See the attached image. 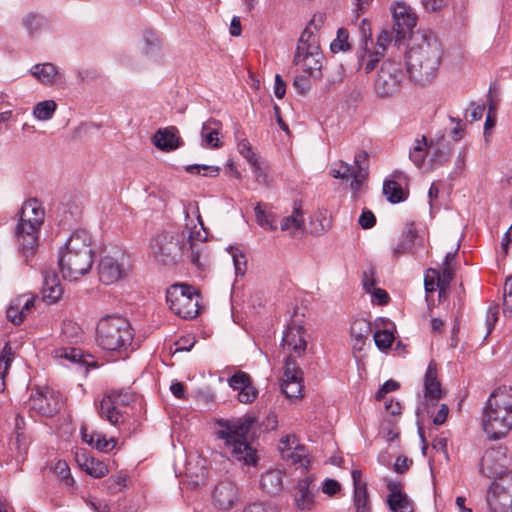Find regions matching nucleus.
<instances>
[{
  "label": "nucleus",
  "mask_w": 512,
  "mask_h": 512,
  "mask_svg": "<svg viewBox=\"0 0 512 512\" xmlns=\"http://www.w3.org/2000/svg\"><path fill=\"white\" fill-rule=\"evenodd\" d=\"M442 58L441 43L433 33L425 32L416 37L405 55L409 79L420 86L433 82L438 75Z\"/></svg>",
  "instance_id": "nucleus-1"
},
{
  "label": "nucleus",
  "mask_w": 512,
  "mask_h": 512,
  "mask_svg": "<svg viewBox=\"0 0 512 512\" xmlns=\"http://www.w3.org/2000/svg\"><path fill=\"white\" fill-rule=\"evenodd\" d=\"M91 237L84 229L74 231L59 253L58 265L64 279L76 281L92 268Z\"/></svg>",
  "instance_id": "nucleus-2"
},
{
  "label": "nucleus",
  "mask_w": 512,
  "mask_h": 512,
  "mask_svg": "<svg viewBox=\"0 0 512 512\" xmlns=\"http://www.w3.org/2000/svg\"><path fill=\"white\" fill-rule=\"evenodd\" d=\"M481 425L489 439L504 438L512 429V388L498 387L488 397Z\"/></svg>",
  "instance_id": "nucleus-3"
},
{
  "label": "nucleus",
  "mask_w": 512,
  "mask_h": 512,
  "mask_svg": "<svg viewBox=\"0 0 512 512\" xmlns=\"http://www.w3.org/2000/svg\"><path fill=\"white\" fill-rule=\"evenodd\" d=\"M254 423L251 417L235 420H218L216 435L224 441L225 447L232 456L245 465H256L258 457L256 449L248 441V433Z\"/></svg>",
  "instance_id": "nucleus-4"
},
{
  "label": "nucleus",
  "mask_w": 512,
  "mask_h": 512,
  "mask_svg": "<svg viewBox=\"0 0 512 512\" xmlns=\"http://www.w3.org/2000/svg\"><path fill=\"white\" fill-rule=\"evenodd\" d=\"M44 216V208L37 198H30L22 205L15 237L20 252L26 258L32 256L38 247V234Z\"/></svg>",
  "instance_id": "nucleus-5"
},
{
  "label": "nucleus",
  "mask_w": 512,
  "mask_h": 512,
  "mask_svg": "<svg viewBox=\"0 0 512 512\" xmlns=\"http://www.w3.org/2000/svg\"><path fill=\"white\" fill-rule=\"evenodd\" d=\"M133 329L129 321L121 316L106 315L96 327V342L106 351H125L132 344Z\"/></svg>",
  "instance_id": "nucleus-6"
},
{
  "label": "nucleus",
  "mask_w": 512,
  "mask_h": 512,
  "mask_svg": "<svg viewBox=\"0 0 512 512\" xmlns=\"http://www.w3.org/2000/svg\"><path fill=\"white\" fill-rule=\"evenodd\" d=\"M329 174L336 179L351 180L350 187L353 192L368 188L369 155L365 151H359L354 155L353 165L342 160L333 162L329 168Z\"/></svg>",
  "instance_id": "nucleus-7"
},
{
  "label": "nucleus",
  "mask_w": 512,
  "mask_h": 512,
  "mask_svg": "<svg viewBox=\"0 0 512 512\" xmlns=\"http://www.w3.org/2000/svg\"><path fill=\"white\" fill-rule=\"evenodd\" d=\"M316 16L312 19L309 27H307L299 39L294 62L299 65L304 72L313 78L321 77V69L323 64L324 56L320 52L319 47L316 43H309L310 39L313 38L311 32V26L315 23Z\"/></svg>",
  "instance_id": "nucleus-8"
},
{
  "label": "nucleus",
  "mask_w": 512,
  "mask_h": 512,
  "mask_svg": "<svg viewBox=\"0 0 512 512\" xmlns=\"http://www.w3.org/2000/svg\"><path fill=\"white\" fill-rule=\"evenodd\" d=\"M169 308L183 319H192L198 314V295L186 284H174L166 291Z\"/></svg>",
  "instance_id": "nucleus-9"
},
{
  "label": "nucleus",
  "mask_w": 512,
  "mask_h": 512,
  "mask_svg": "<svg viewBox=\"0 0 512 512\" xmlns=\"http://www.w3.org/2000/svg\"><path fill=\"white\" fill-rule=\"evenodd\" d=\"M403 80L404 73L400 62L385 60L374 81L375 93L381 98L391 97L400 91Z\"/></svg>",
  "instance_id": "nucleus-10"
},
{
  "label": "nucleus",
  "mask_w": 512,
  "mask_h": 512,
  "mask_svg": "<svg viewBox=\"0 0 512 512\" xmlns=\"http://www.w3.org/2000/svg\"><path fill=\"white\" fill-rule=\"evenodd\" d=\"M486 501L490 512H512V471L493 481Z\"/></svg>",
  "instance_id": "nucleus-11"
},
{
  "label": "nucleus",
  "mask_w": 512,
  "mask_h": 512,
  "mask_svg": "<svg viewBox=\"0 0 512 512\" xmlns=\"http://www.w3.org/2000/svg\"><path fill=\"white\" fill-rule=\"evenodd\" d=\"M509 462L506 447H492L487 449L482 456L480 472L487 478L500 479L510 472L507 471Z\"/></svg>",
  "instance_id": "nucleus-12"
},
{
  "label": "nucleus",
  "mask_w": 512,
  "mask_h": 512,
  "mask_svg": "<svg viewBox=\"0 0 512 512\" xmlns=\"http://www.w3.org/2000/svg\"><path fill=\"white\" fill-rule=\"evenodd\" d=\"M149 256L161 265H172L180 256L179 244L169 233L160 234L152 240Z\"/></svg>",
  "instance_id": "nucleus-13"
},
{
  "label": "nucleus",
  "mask_w": 512,
  "mask_h": 512,
  "mask_svg": "<svg viewBox=\"0 0 512 512\" xmlns=\"http://www.w3.org/2000/svg\"><path fill=\"white\" fill-rule=\"evenodd\" d=\"M29 408L43 416H53L63 406V398L60 392L50 388L38 389L29 398Z\"/></svg>",
  "instance_id": "nucleus-14"
},
{
  "label": "nucleus",
  "mask_w": 512,
  "mask_h": 512,
  "mask_svg": "<svg viewBox=\"0 0 512 512\" xmlns=\"http://www.w3.org/2000/svg\"><path fill=\"white\" fill-rule=\"evenodd\" d=\"M128 270V257L120 253L117 257L105 255L99 264V279L109 285L120 280Z\"/></svg>",
  "instance_id": "nucleus-15"
},
{
  "label": "nucleus",
  "mask_w": 512,
  "mask_h": 512,
  "mask_svg": "<svg viewBox=\"0 0 512 512\" xmlns=\"http://www.w3.org/2000/svg\"><path fill=\"white\" fill-rule=\"evenodd\" d=\"M295 443L294 437L285 436L280 441V453L283 460L290 461L291 464L299 465V467L307 470L311 464V456L303 445H296L292 447L291 444Z\"/></svg>",
  "instance_id": "nucleus-16"
},
{
  "label": "nucleus",
  "mask_w": 512,
  "mask_h": 512,
  "mask_svg": "<svg viewBox=\"0 0 512 512\" xmlns=\"http://www.w3.org/2000/svg\"><path fill=\"white\" fill-rule=\"evenodd\" d=\"M296 317L295 313L282 337V346L296 355H301L306 350L307 342L304 328Z\"/></svg>",
  "instance_id": "nucleus-17"
},
{
  "label": "nucleus",
  "mask_w": 512,
  "mask_h": 512,
  "mask_svg": "<svg viewBox=\"0 0 512 512\" xmlns=\"http://www.w3.org/2000/svg\"><path fill=\"white\" fill-rule=\"evenodd\" d=\"M35 299V295L30 293L15 297L6 310L7 319L14 325L23 323L27 315L33 310Z\"/></svg>",
  "instance_id": "nucleus-18"
},
{
  "label": "nucleus",
  "mask_w": 512,
  "mask_h": 512,
  "mask_svg": "<svg viewBox=\"0 0 512 512\" xmlns=\"http://www.w3.org/2000/svg\"><path fill=\"white\" fill-rule=\"evenodd\" d=\"M391 12L398 35L405 36L415 27L417 17L412 8L405 2H395L391 6Z\"/></svg>",
  "instance_id": "nucleus-19"
},
{
  "label": "nucleus",
  "mask_w": 512,
  "mask_h": 512,
  "mask_svg": "<svg viewBox=\"0 0 512 512\" xmlns=\"http://www.w3.org/2000/svg\"><path fill=\"white\" fill-rule=\"evenodd\" d=\"M439 152V143L429 142L425 136H421L415 139L409 157L415 166L420 168L429 155L431 156V161H437L440 157Z\"/></svg>",
  "instance_id": "nucleus-20"
},
{
  "label": "nucleus",
  "mask_w": 512,
  "mask_h": 512,
  "mask_svg": "<svg viewBox=\"0 0 512 512\" xmlns=\"http://www.w3.org/2000/svg\"><path fill=\"white\" fill-rule=\"evenodd\" d=\"M212 499L219 509L229 510L238 501V489L230 480L220 481L213 490Z\"/></svg>",
  "instance_id": "nucleus-21"
},
{
  "label": "nucleus",
  "mask_w": 512,
  "mask_h": 512,
  "mask_svg": "<svg viewBox=\"0 0 512 512\" xmlns=\"http://www.w3.org/2000/svg\"><path fill=\"white\" fill-rule=\"evenodd\" d=\"M312 475L300 479L295 487L294 504L300 510H311L315 504L317 489Z\"/></svg>",
  "instance_id": "nucleus-22"
},
{
  "label": "nucleus",
  "mask_w": 512,
  "mask_h": 512,
  "mask_svg": "<svg viewBox=\"0 0 512 512\" xmlns=\"http://www.w3.org/2000/svg\"><path fill=\"white\" fill-rule=\"evenodd\" d=\"M387 488L389 494L386 503L390 512H414V503L403 491L400 483L389 482Z\"/></svg>",
  "instance_id": "nucleus-23"
},
{
  "label": "nucleus",
  "mask_w": 512,
  "mask_h": 512,
  "mask_svg": "<svg viewBox=\"0 0 512 512\" xmlns=\"http://www.w3.org/2000/svg\"><path fill=\"white\" fill-rule=\"evenodd\" d=\"M152 142L156 148L165 152L176 150L182 145L178 130L174 126L157 130L152 137Z\"/></svg>",
  "instance_id": "nucleus-24"
},
{
  "label": "nucleus",
  "mask_w": 512,
  "mask_h": 512,
  "mask_svg": "<svg viewBox=\"0 0 512 512\" xmlns=\"http://www.w3.org/2000/svg\"><path fill=\"white\" fill-rule=\"evenodd\" d=\"M424 400L421 403L437 402L442 396L441 384L437 378V366L431 361L424 376Z\"/></svg>",
  "instance_id": "nucleus-25"
},
{
  "label": "nucleus",
  "mask_w": 512,
  "mask_h": 512,
  "mask_svg": "<svg viewBox=\"0 0 512 512\" xmlns=\"http://www.w3.org/2000/svg\"><path fill=\"white\" fill-rule=\"evenodd\" d=\"M99 416L114 426L125 421L126 411L121 410L107 393L104 395L98 406Z\"/></svg>",
  "instance_id": "nucleus-26"
},
{
  "label": "nucleus",
  "mask_w": 512,
  "mask_h": 512,
  "mask_svg": "<svg viewBox=\"0 0 512 512\" xmlns=\"http://www.w3.org/2000/svg\"><path fill=\"white\" fill-rule=\"evenodd\" d=\"M30 74L45 86H53L61 81L63 77L59 69L49 62L33 65Z\"/></svg>",
  "instance_id": "nucleus-27"
},
{
  "label": "nucleus",
  "mask_w": 512,
  "mask_h": 512,
  "mask_svg": "<svg viewBox=\"0 0 512 512\" xmlns=\"http://www.w3.org/2000/svg\"><path fill=\"white\" fill-rule=\"evenodd\" d=\"M43 300L48 303H56L63 295V287L60 279L54 271H46L43 273Z\"/></svg>",
  "instance_id": "nucleus-28"
},
{
  "label": "nucleus",
  "mask_w": 512,
  "mask_h": 512,
  "mask_svg": "<svg viewBox=\"0 0 512 512\" xmlns=\"http://www.w3.org/2000/svg\"><path fill=\"white\" fill-rule=\"evenodd\" d=\"M82 440L100 452H108L116 445L114 438L107 439L106 436L98 431H89L86 426L80 429Z\"/></svg>",
  "instance_id": "nucleus-29"
},
{
  "label": "nucleus",
  "mask_w": 512,
  "mask_h": 512,
  "mask_svg": "<svg viewBox=\"0 0 512 512\" xmlns=\"http://www.w3.org/2000/svg\"><path fill=\"white\" fill-rule=\"evenodd\" d=\"M222 125L218 120L209 119L203 123L201 129L202 145L208 148H218L222 145L219 134Z\"/></svg>",
  "instance_id": "nucleus-30"
},
{
  "label": "nucleus",
  "mask_w": 512,
  "mask_h": 512,
  "mask_svg": "<svg viewBox=\"0 0 512 512\" xmlns=\"http://www.w3.org/2000/svg\"><path fill=\"white\" fill-rule=\"evenodd\" d=\"M304 228V214L301 202H294L292 213L280 222L281 231L294 235Z\"/></svg>",
  "instance_id": "nucleus-31"
},
{
  "label": "nucleus",
  "mask_w": 512,
  "mask_h": 512,
  "mask_svg": "<svg viewBox=\"0 0 512 512\" xmlns=\"http://www.w3.org/2000/svg\"><path fill=\"white\" fill-rule=\"evenodd\" d=\"M284 473L279 469H270L261 475L260 486L269 494H276L283 489Z\"/></svg>",
  "instance_id": "nucleus-32"
},
{
  "label": "nucleus",
  "mask_w": 512,
  "mask_h": 512,
  "mask_svg": "<svg viewBox=\"0 0 512 512\" xmlns=\"http://www.w3.org/2000/svg\"><path fill=\"white\" fill-rule=\"evenodd\" d=\"M409 179L405 173L394 171L384 181L382 192H407Z\"/></svg>",
  "instance_id": "nucleus-33"
},
{
  "label": "nucleus",
  "mask_w": 512,
  "mask_h": 512,
  "mask_svg": "<svg viewBox=\"0 0 512 512\" xmlns=\"http://www.w3.org/2000/svg\"><path fill=\"white\" fill-rule=\"evenodd\" d=\"M256 221L264 229L269 231L277 230L276 214L266 205L257 204L254 208Z\"/></svg>",
  "instance_id": "nucleus-34"
},
{
  "label": "nucleus",
  "mask_w": 512,
  "mask_h": 512,
  "mask_svg": "<svg viewBox=\"0 0 512 512\" xmlns=\"http://www.w3.org/2000/svg\"><path fill=\"white\" fill-rule=\"evenodd\" d=\"M436 403L437 402H434V405L433 403H421L418 407H417V415H420V413H424V411L431 417H433V423L435 425H442L447 417H448V414H449V408L446 404H441L437 413L434 415V411L436 409Z\"/></svg>",
  "instance_id": "nucleus-35"
},
{
  "label": "nucleus",
  "mask_w": 512,
  "mask_h": 512,
  "mask_svg": "<svg viewBox=\"0 0 512 512\" xmlns=\"http://www.w3.org/2000/svg\"><path fill=\"white\" fill-rule=\"evenodd\" d=\"M56 110L57 104L54 100H44L33 107L32 115L38 121H48L53 118Z\"/></svg>",
  "instance_id": "nucleus-36"
},
{
  "label": "nucleus",
  "mask_w": 512,
  "mask_h": 512,
  "mask_svg": "<svg viewBox=\"0 0 512 512\" xmlns=\"http://www.w3.org/2000/svg\"><path fill=\"white\" fill-rule=\"evenodd\" d=\"M79 464L87 474L94 478H102L108 473L107 465L95 458H84V461L79 462Z\"/></svg>",
  "instance_id": "nucleus-37"
},
{
  "label": "nucleus",
  "mask_w": 512,
  "mask_h": 512,
  "mask_svg": "<svg viewBox=\"0 0 512 512\" xmlns=\"http://www.w3.org/2000/svg\"><path fill=\"white\" fill-rule=\"evenodd\" d=\"M50 469L55 475H57L60 483L63 486L66 488H72L74 486L75 481L71 475L70 468L66 461L57 460L51 465Z\"/></svg>",
  "instance_id": "nucleus-38"
},
{
  "label": "nucleus",
  "mask_w": 512,
  "mask_h": 512,
  "mask_svg": "<svg viewBox=\"0 0 512 512\" xmlns=\"http://www.w3.org/2000/svg\"><path fill=\"white\" fill-rule=\"evenodd\" d=\"M424 286L427 293L439 290V298H442L446 294V290L441 284L440 270L433 268L428 269L424 279Z\"/></svg>",
  "instance_id": "nucleus-39"
},
{
  "label": "nucleus",
  "mask_w": 512,
  "mask_h": 512,
  "mask_svg": "<svg viewBox=\"0 0 512 512\" xmlns=\"http://www.w3.org/2000/svg\"><path fill=\"white\" fill-rule=\"evenodd\" d=\"M193 213V214H197V219L200 223V228L197 229L196 227H194L193 230L190 231L189 233V242H190V245L192 243H196V242H200L201 244L206 240L207 238V233L203 227V223L202 221L200 220V215H199V211H198V205L197 203H190L187 207V210H186V213L189 214V213Z\"/></svg>",
  "instance_id": "nucleus-40"
},
{
  "label": "nucleus",
  "mask_w": 512,
  "mask_h": 512,
  "mask_svg": "<svg viewBox=\"0 0 512 512\" xmlns=\"http://www.w3.org/2000/svg\"><path fill=\"white\" fill-rule=\"evenodd\" d=\"M353 506L355 512H372V505L367 488L362 487L354 490Z\"/></svg>",
  "instance_id": "nucleus-41"
},
{
  "label": "nucleus",
  "mask_w": 512,
  "mask_h": 512,
  "mask_svg": "<svg viewBox=\"0 0 512 512\" xmlns=\"http://www.w3.org/2000/svg\"><path fill=\"white\" fill-rule=\"evenodd\" d=\"M22 24L28 34L34 36L38 34L45 24V18L36 13H28L22 19Z\"/></svg>",
  "instance_id": "nucleus-42"
},
{
  "label": "nucleus",
  "mask_w": 512,
  "mask_h": 512,
  "mask_svg": "<svg viewBox=\"0 0 512 512\" xmlns=\"http://www.w3.org/2000/svg\"><path fill=\"white\" fill-rule=\"evenodd\" d=\"M371 332L370 322L364 319H356L351 325V336L360 344L369 336Z\"/></svg>",
  "instance_id": "nucleus-43"
},
{
  "label": "nucleus",
  "mask_w": 512,
  "mask_h": 512,
  "mask_svg": "<svg viewBox=\"0 0 512 512\" xmlns=\"http://www.w3.org/2000/svg\"><path fill=\"white\" fill-rule=\"evenodd\" d=\"M312 232L321 235L331 227V217L327 210H320L315 214V220L311 222Z\"/></svg>",
  "instance_id": "nucleus-44"
},
{
  "label": "nucleus",
  "mask_w": 512,
  "mask_h": 512,
  "mask_svg": "<svg viewBox=\"0 0 512 512\" xmlns=\"http://www.w3.org/2000/svg\"><path fill=\"white\" fill-rule=\"evenodd\" d=\"M382 55V52L379 50L375 52L365 50L358 58L359 68L363 69L365 73H370Z\"/></svg>",
  "instance_id": "nucleus-45"
},
{
  "label": "nucleus",
  "mask_w": 512,
  "mask_h": 512,
  "mask_svg": "<svg viewBox=\"0 0 512 512\" xmlns=\"http://www.w3.org/2000/svg\"><path fill=\"white\" fill-rule=\"evenodd\" d=\"M238 152L245 157V159L250 164L251 168L256 169V171L260 170V163L258 158L253 151L252 145L247 139H242L237 144Z\"/></svg>",
  "instance_id": "nucleus-46"
},
{
  "label": "nucleus",
  "mask_w": 512,
  "mask_h": 512,
  "mask_svg": "<svg viewBox=\"0 0 512 512\" xmlns=\"http://www.w3.org/2000/svg\"><path fill=\"white\" fill-rule=\"evenodd\" d=\"M302 380V371L292 355L285 359L282 381Z\"/></svg>",
  "instance_id": "nucleus-47"
},
{
  "label": "nucleus",
  "mask_w": 512,
  "mask_h": 512,
  "mask_svg": "<svg viewBox=\"0 0 512 512\" xmlns=\"http://www.w3.org/2000/svg\"><path fill=\"white\" fill-rule=\"evenodd\" d=\"M121 410L125 409L135 401V394L130 390H113L107 393Z\"/></svg>",
  "instance_id": "nucleus-48"
},
{
  "label": "nucleus",
  "mask_w": 512,
  "mask_h": 512,
  "mask_svg": "<svg viewBox=\"0 0 512 512\" xmlns=\"http://www.w3.org/2000/svg\"><path fill=\"white\" fill-rule=\"evenodd\" d=\"M349 34L344 28L337 31L336 38L331 42L330 49L333 53L344 52L350 49Z\"/></svg>",
  "instance_id": "nucleus-49"
},
{
  "label": "nucleus",
  "mask_w": 512,
  "mask_h": 512,
  "mask_svg": "<svg viewBox=\"0 0 512 512\" xmlns=\"http://www.w3.org/2000/svg\"><path fill=\"white\" fill-rule=\"evenodd\" d=\"M281 390L287 398H299L302 395V380L282 381Z\"/></svg>",
  "instance_id": "nucleus-50"
},
{
  "label": "nucleus",
  "mask_w": 512,
  "mask_h": 512,
  "mask_svg": "<svg viewBox=\"0 0 512 512\" xmlns=\"http://www.w3.org/2000/svg\"><path fill=\"white\" fill-rule=\"evenodd\" d=\"M11 355V349L8 347H5L0 354V392L5 389V376L12 360Z\"/></svg>",
  "instance_id": "nucleus-51"
},
{
  "label": "nucleus",
  "mask_w": 512,
  "mask_h": 512,
  "mask_svg": "<svg viewBox=\"0 0 512 512\" xmlns=\"http://www.w3.org/2000/svg\"><path fill=\"white\" fill-rule=\"evenodd\" d=\"M190 174H201L203 176L216 177L220 172V167L214 165L193 164L186 167Z\"/></svg>",
  "instance_id": "nucleus-52"
},
{
  "label": "nucleus",
  "mask_w": 512,
  "mask_h": 512,
  "mask_svg": "<svg viewBox=\"0 0 512 512\" xmlns=\"http://www.w3.org/2000/svg\"><path fill=\"white\" fill-rule=\"evenodd\" d=\"M55 354L56 357L67 359L72 363H81L83 358L82 351L74 347L57 349Z\"/></svg>",
  "instance_id": "nucleus-53"
},
{
  "label": "nucleus",
  "mask_w": 512,
  "mask_h": 512,
  "mask_svg": "<svg viewBox=\"0 0 512 512\" xmlns=\"http://www.w3.org/2000/svg\"><path fill=\"white\" fill-rule=\"evenodd\" d=\"M399 36L394 29H383L377 37V47L381 49L380 52L383 53L389 44L397 41Z\"/></svg>",
  "instance_id": "nucleus-54"
},
{
  "label": "nucleus",
  "mask_w": 512,
  "mask_h": 512,
  "mask_svg": "<svg viewBox=\"0 0 512 512\" xmlns=\"http://www.w3.org/2000/svg\"><path fill=\"white\" fill-rule=\"evenodd\" d=\"M373 338L376 346L382 351L389 349L392 342L394 341L393 334L388 330L376 331Z\"/></svg>",
  "instance_id": "nucleus-55"
},
{
  "label": "nucleus",
  "mask_w": 512,
  "mask_h": 512,
  "mask_svg": "<svg viewBox=\"0 0 512 512\" xmlns=\"http://www.w3.org/2000/svg\"><path fill=\"white\" fill-rule=\"evenodd\" d=\"M228 383L231 388H233L234 390L240 391V390L246 388V386L250 385L251 380L247 373L239 371V372H236L235 374H233L229 378Z\"/></svg>",
  "instance_id": "nucleus-56"
},
{
  "label": "nucleus",
  "mask_w": 512,
  "mask_h": 512,
  "mask_svg": "<svg viewBox=\"0 0 512 512\" xmlns=\"http://www.w3.org/2000/svg\"><path fill=\"white\" fill-rule=\"evenodd\" d=\"M503 313L506 317H512V276L506 280L504 286Z\"/></svg>",
  "instance_id": "nucleus-57"
},
{
  "label": "nucleus",
  "mask_w": 512,
  "mask_h": 512,
  "mask_svg": "<svg viewBox=\"0 0 512 512\" xmlns=\"http://www.w3.org/2000/svg\"><path fill=\"white\" fill-rule=\"evenodd\" d=\"M499 305L495 302H491L486 311L485 323L487 326V335L490 334L498 321Z\"/></svg>",
  "instance_id": "nucleus-58"
},
{
  "label": "nucleus",
  "mask_w": 512,
  "mask_h": 512,
  "mask_svg": "<svg viewBox=\"0 0 512 512\" xmlns=\"http://www.w3.org/2000/svg\"><path fill=\"white\" fill-rule=\"evenodd\" d=\"M377 284L376 271L373 267H369L363 272L362 286L366 293H372Z\"/></svg>",
  "instance_id": "nucleus-59"
},
{
  "label": "nucleus",
  "mask_w": 512,
  "mask_h": 512,
  "mask_svg": "<svg viewBox=\"0 0 512 512\" xmlns=\"http://www.w3.org/2000/svg\"><path fill=\"white\" fill-rule=\"evenodd\" d=\"M257 393L256 388L251 383L246 388L238 391V400L241 403L249 404L255 400Z\"/></svg>",
  "instance_id": "nucleus-60"
},
{
  "label": "nucleus",
  "mask_w": 512,
  "mask_h": 512,
  "mask_svg": "<svg viewBox=\"0 0 512 512\" xmlns=\"http://www.w3.org/2000/svg\"><path fill=\"white\" fill-rule=\"evenodd\" d=\"M427 12H439L448 5V0H421Z\"/></svg>",
  "instance_id": "nucleus-61"
},
{
  "label": "nucleus",
  "mask_w": 512,
  "mask_h": 512,
  "mask_svg": "<svg viewBox=\"0 0 512 512\" xmlns=\"http://www.w3.org/2000/svg\"><path fill=\"white\" fill-rule=\"evenodd\" d=\"M399 388V383L395 380H387L376 392L375 398L376 400L383 399L387 393L395 391Z\"/></svg>",
  "instance_id": "nucleus-62"
},
{
  "label": "nucleus",
  "mask_w": 512,
  "mask_h": 512,
  "mask_svg": "<svg viewBox=\"0 0 512 512\" xmlns=\"http://www.w3.org/2000/svg\"><path fill=\"white\" fill-rule=\"evenodd\" d=\"M127 477L125 475L111 476L107 482L108 487L113 492L120 491L126 486Z\"/></svg>",
  "instance_id": "nucleus-63"
},
{
  "label": "nucleus",
  "mask_w": 512,
  "mask_h": 512,
  "mask_svg": "<svg viewBox=\"0 0 512 512\" xmlns=\"http://www.w3.org/2000/svg\"><path fill=\"white\" fill-rule=\"evenodd\" d=\"M376 223L374 214L370 210H364L359 217V224L363 229L372 228Z\"/></svg>",
  "instance_id": "nucleus-64"
}]
</instances>
